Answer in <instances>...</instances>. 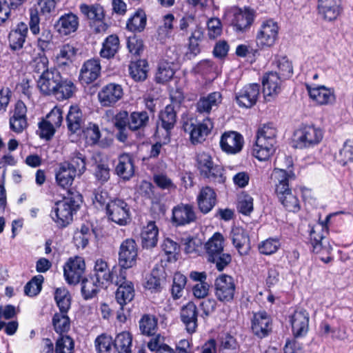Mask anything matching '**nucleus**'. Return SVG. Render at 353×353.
Here are the masks:
<instances>
[{
  "mask_svg": "<svg viewBox=\"0 0 353 353\" xmlns=\"http://www.w3.org/2000/svg\"><path fill=\"white\" fill-rule=\"evenodd\" d=\"M275 183V193L283 207L290 212H296L301 209L297 196L292 192L289 181L294 179V174L283 169L276 168L272 174Z\"/></svg>",
  "mask_w": 353,
  "mask_h": 353,
  "instance_id": "obj_1",
  "label": "nucleus"
},
{
  "mask_svg": "<svg viewBox=\"0 0 353 353\" xmlns=\"http://www.w3.org/2000/svg\"><path fill=\"white\" fill-rule=\"evenodd\" d=\"M81 202V196L79 193L69 192L68 196L55 203L50 214L52 220L60 228L68 226L72 222Z\"/></svg>",
  "mask_w": 353,
  "mask_h": 353,
  "instance_id": "obj_2",
  "label": "nucleus"
},
{
  "mask_svg": "<svg viewBox=\"0 0 353 353\" xmlns=\"http://www.w3.org/2000/svg\"><path fill=\"white\" fill-rule=\"evenodd\" d=\"M276 129L272 123L264 124L257 132L254 154L260 161L268 160L275 152Z\"/></svg>",
  "mask_w": 353,
  "mask_h": 353,
  "instance_id": "obj_3",
  "label": "nucleus"
},
{
  "mask_svg": "<svg viewBox=\"0 0 353 353\" xmlns=\"http://www.w3.org/2000/svg\"><path fill=\"white\" fill-rule=\"evenodd\" d=\"M197 168L201 176L214 183L223 184L225 181L222 166L214 163L212 157L205 152L199 153L196 157Z\"/></svg>",
  "mask_w": 353,
  "mask_h": 353,
  "instance_id": "obj_4",
  "label": "nucleus"
},
{
  "mask_svg": "<svg viewBox=\"0 0 353 353\" xmlns=\"http://www.w3.org/2000/svg\"><path fill=\"white\" fill-rule=\"evenodd\" d=\"M118 288L115 292V299L123 310V306L132 301L134 296V288L132 281L126 279L125 270H120L116 274V279L112 282Z\"/></svg>",
  "mask_w": 353,
  "mask_h": 353,
  "instance_id": "obj_5",
  "label": "nucleus"
},
{
  "mask_svg": "<svg viewBox=\"0 0 353 353\" xmlns=\"http://www.w3.org/2000/svg\"><path fill=\"white\" fill-rule=\"evenodd\" d=\"M323 134L321 128L314 125H305L297 130L294 133L296 147L305 148L319 144Z\"/></svg>",
  "mask_w": 353,
  "mask_h": 353,
  "instance_id": "obj_6",
  "label": "nucleus"
},
{
  "mask_svg": "<svg viewBox=\"0 0 353 353\" xmlns=\"http://www.w3.org/2000/svg\"><path fill=\"white\" fill-rule=\"evenodd\" d=\"M106 212L111 221L120 225H125L130 221V207L123 199H114L108 201Z\"/></svg>",
  "mask_w": 353,
  "mask_h": 353,
  "instance_id": "obj_7",
  "label": "nucleus"
},
{
  "mask_svg": "<svg viewBox=\"0 0 353 353\" xmlns=\"http://www.w3.org/2000/svg\"><path fill=\"white\" fill-rule=\"evenodd\" d=\"M279 26L272 19L263 21L256 35V43L261 49L273 46L278 39Z\"/></svg>",
  "mask_w": 353,
  "mask_h": 353,
  "instance_id": "obj_8",
  "label": "nucleus"
},
{
  "mask_svg": "<svg viewBox=\"0 0 353 353\" xmlns=\"http://www.w3.org/2000/svg\"><path fill=\"white\" fill-rule=\"evenodd\" d=\"M213 127V122L209 117H206L198 124H194L192 119L188 120L183 124V129L185 132L190 134L192 143L203 141Z\"/></svg>",
  "mask_w": 353,
  "mask_h": 353,
  "instance_id": "obj_9",
  "label": "nucleus"
},
{
  "mask_svg": "<svg viewBox=\"0 0 353 353\" xmlns=\"http://www.w3.org/2000/svg\"><path fill=\"white\" fill-rule=\"evenodd\" d=\"M54 0H39L37 5L30 9L29 28L32 34H39L40 32L39 14H49L55 8Z\"/></svg>",
  "mask_w": 353,
  "mask_h": 353,
  "instance_id": "obj_10",
  "label": "nucleus"
},
{
  "mask_svg": "<svg viewBox=\"0 0 353 353\" xmlns=\"http://www.w3.org/2000/svg\"><path fill=\"white\" fill-rule=\"evenodd\" d=\"M215 296L221 302H230L233 300L236 285L234 279L227 274L217 277L214 283Z\"/></svg>",
  "mask_w": 353,
  "mask_h": 353,
  "instance_id": "obj_11",
  "label": "nucleus"
},
{
  "mask_svg": "<svg viewBox=\"0 0 353 353\" xmlns=\"http://www.w3.org/2000/svg\"><path fill=\"white\" fill-rule=\"evenodd\" d=\"M85 268V264L82 257H70L63 266V274L67 283L70 285L79 283Z\"/></svg>",
  "mask_w": 353,
  "mask_h": 353,
  "instance_id": "obj_12",
  "label": "nucleus"
},
{
  "mask_svg": "<svg viewBox=\"0 0 353 353\" xmlns=\"http://www.w3.org/2000/svg\"><path fill=\"white\" fill-rule=\"evenodd\" d=\"M123 96V90L120 84L110 83L98 92V99L101 106L112 107L119 102Z\"/></svg>",
  "mask_w": 353,
  "mask_h": 353,
  "instance_id": "obj_13",
  "label": "nucleus"
},
{
  "mask_svg": "<svg viewBox=\"0 0 353 353\" xmlns=\"http://www.w3.org/2000/svg\"><path fill=\"white\" fill-rule=\"evenodd\" d=\"M81 12L85 15L88 19L92 21V26L96 33L105 32L108 26L104 23V10L99 4L88 6L83 4L80 7Z\"/></svg>",
  "mask_w": 353,
  "mask_h": 353,
  "instance_id": "obj_14",
  "label": "nucleus"
},
{
  "mask_svg": "<svg viewBox=\"0 0 353 353\" xmlns=\"http://www.w3.org/2000/svg\"><path fill=\"white\" fill-rule=\"evenodd\" d=\"M172 223L175 226H183L196 221L194 207L190 204L180 203L172 210Z\"/></svg>",
  "mask_w": 353,
  "mask_h": 353,
  "instance_id": "obj_15",
  "label": "nucleus"
},
{
  "mask_svg": "<svg viewBox=\"0 0 353 353\" xmlns=\"http://www.w3.org/2000/svg\"><path fill=\"white\" fill-rule=\"evenodd\" d=\"M259 94V85L250 83L245 85L235 93V99L239 106L250 108L256 104Z\"/></svg>",
  "mask_w": 353,
  "mask_h": 353,
  "instance_id": "obj_16",
  "label": "nucleus"
},
{
  "mask_svg": "<svg viewBox=\"0 0 353 353\" xmlns=\"http://www.w3.org/2000/svg\"><path fill=\"white\" fill-rule=\"evenodd\" d=\"M61 77L60 72L55 68L42 72L37 81V87L43 94L51 95L56 90Z\"/></svg>",
  "mask_w": 353,
  "mask_h": 353,
  "instance_id": "obj_17",
  "label": "nucleus"
},
{
  "mask_svg": "<svg viewBox=\"0 0 353 353\" xmlns=\"http://www.w3.org/2000/svg\"><path fill=\"white\" fill-rule=\"evenodd\" d=\"M310 316L305 310H296L290 316V322L294 337H302L309 330Z\"/></svg>",
  "mask_w": 353,
  "mask_h": 353,
  "instance_id": "obj_18",
  "label": "nucleus"
},
{
  "mask_svg": "<svg viewBox=\"0 0 353 353\" xmlns=\"http://www.w3.org/2000/svg\"><path fill=\"white\" fill-rule=\"evenodd\" d=\"M243 143V137L241 134L230 131L222 134L220 146L221 150L228 154H236L242 150Z\"/></svg>",
  "mask_w": 353,
  "mask_h": 353,
  "instance_id": "obj_19",
  "label": "nucleus"
},
{
  "mask_svg": "<svg viewBox=\"0 0 353 353\" xmlns=\"http://www.w3.org/2000/svg\"><path fill=\"white\" fill-rule=\"evenodd\" d=\"M252 330L259 338L265 337L272 331V321L266 312L260 311L254 314Z\"/></svg>",
  "mask_w": 353,
  "mask_h": 353,
  "instance_id": "obj_20",
  "label": "nucleus"
},
{
  "mask_svg": "<svg viewBox=\"0 0 353 353\" xmlns=\"http://www.w3.org/2000/svg\"><path fill=\"white\" fill-rule=\"evenodd\" d=\"M100 61L90 59L83 63L80 70L79 80L82 83L90 84L98 79L101 73Z\"/></svg>",
  "mask_w": 353,
  "mask_h": 353,
  "instance_id": "obj_21",
  "label": "nucleus"
},
{
  "mask_svg": "<svg viewBox=\"0 0 353 353\" xmlns=\"http://www.w3.org/2000/svg\"><path fill=\"white\" fill-rule=\"evenodd\" d=\"M138 256L136 244H121L119 252V265L120 270H125L134 267Z\"/></svg>",
  "mask_w": 353,
  "mask_h": 353,
  "instance_id": "obj_22",
  "label": "nucleus"
},
{
  "mask_svg": "<svg viewBox=\"0 0 353 353\" xmlns=\"http://www.w3.org/2000/svg\"><path fill=\"white\" fill-rule=\"evenodd\" d=\"M220 92H213L206 96L201 97L196 103V112L201 114H209L214 109L218 108L222 102Z\"/></svg>",
  "mask_w": 353,
  "mask_h": 353,
  "instance_id": "obj_23",
  "label": "nucleus"
},
{
  "mask_svg": "<svg viewBox=\"0 0 353 353\" xmlns=\"http://www.w3.org/2000/svg\"><path fill=\"white\" fill-rule=\"evenodd\" d=\"M318 3L319 13L328 21L336 19L342 10L341 0H319Z\"/></svg>",
  "mask_w": 353,
  "mask_h": 353,
  "instance_id": "obj_24",
  "label": "nucleus"
},
{
  "mask_svg": "<svg viewBox=\"0 0 353 353\" xmlns=\"http://www.w3.org/2000/svg\"><path fill=\"white\" fill-rule=\"evenodd\" d=\"M79 27L78 17L72 13L62 15L54 25V28L61 35L68 36L75 32Z\"/></svg>",
  "mask_w": 353,
  "mask_h": 353,
  "instance_id": "obj_25",
  "label": "nucleus"
},
{
  "mask_svg": "<svg viewBox=\"0 0 353 353\" xmlns=\"http://www.w3.org/2000/svg\"><path fill=\"white\" fill-rule=\"evenodd\" d=\"M28 26L24 22H19L16 27L13 28L8 34V41L10 48L12 50H19L21 49L26 41L28 34Z\"/></svg>",
  "mask_w": 353,
  "mask_h": 353,
  "instance_id": "obj_26",
  "label": "nucleus"
},
{
  "mask_svg": "<svg viewBox=\"0 0 353 353\" xmlns=\"http://www.w3.org/2000/svg\"><path fill=\"white\" fill-rule=\"evenodd\" d=\"M176 112L174 106L172 104L166 105L159 112L157 128L159 130L161 128L163 129L166 132V136H169L176 123Z\"/></svg>",
  "mask_w": 353,
  "mask_h": 353,
  "instance_id": "obj_27",
  "label": "nucleus"
},
{
  "mask_svg": "<svg viewBox=\"0 0 353 353\" xmlns=\"http://www.w3.org/2000/svg\"><path fill=\"white\" fill-rule=\"evenodd\" d=\"M196 201L199 210L203 214H207L216 203V194L212 188L203 187L201 189Z\"/></svg>",
  "mask_w": 353,
  "mask_h": 353,
  "instance_id": "obj_28",
  "label": "nucleus"
},
{
  "mask_svg": "<svg viewBox=\"0 0 353 353\" xmlns=\"http://www.w3.org/2000/svg\"><path fill=\"white\" fill-rule=\"evenodd\" d=\"M197 308L192 302H188L181 311V319L188 333H194L197 327Z\"/></svg>",
  "mask_w": 353,
  "mask_h": 353,
  "instance_id": "obj_29",
  "label": "nucleus"
},
{
  "mask_svg": "<svg viewBox=\"0 0 353 353\" xmlns=\"http://www.w3.org/2000/svg\"><path fill=\"white\" fill-rule=\"evenodd\" d=\"M254 18V10L249 8H245L243 10L237 9L234 12V18L232 21V24L236 31L241 32L252 25Z\"/></svg>",
  "mask_w": 353,
  "mask_h": 353,
  "instance_id": "obj_30",
  "label": "nucleus"
},
{
  "mask_svg": "<svg viewBox=\"0 0 353 353\" xmlns=\"http://www.w3.org/2000/svg\"><path fill=\"white\" fill-rule=\"evenodd\" d=\"M115 172L120 178L125 181L130 180L134 176V159L130 154L124 153L119 157Z\"/></svg>",
  "mask_w": 353,
  "mask_h": 353,
  "instance_id": "obj_31",
  "label": "nucleus"
},
{
  "mask_svg": "<svg viewBox=\"0 0 353 353\" xmlns=\"http://www.w3.org/2000/svg\"><path fill=\"white\" fill-rule=\"evenodd\" d=\"M310 97L319 105H327L335 101L333 89L324 85L315 88H307Z\"/></svg>",
  "mask_w": 353,
  "mask_h": 353,
  "instance_id": "obj_32",
  "label": "nucleus"
},
{
  "mask_svg": "<svg viewBox=\"0 0 353 353\" xmlns=\"http://www.w3.org/2000/svg\"><path fill=\"white\" fill-rule=\"evenodd\" d=\"M283 79L277 72H270L263 77V92L265 95L272 96L281 91V83Z\"/></svg>",
  "mask_w": 353,
  "mask_h": 353,
  "instance_id": "obj_33",
  "label": "nucleus"
},
{
  "mask_svg": "<svg viewBox=\"0 0 353 353\" xmlns=\"http://www.w3.org/2000/svg\"><path fill=\"white\" fill-rule=\"evenodd\" d=\"M68 130L72 133H79L83 130L84 119L83 114L78 106H71L66 117Z\"/></svg>",
  "mask_w": 353,
  "mask_h": 353,
  "instance_id": "obj_34",
  "label": "nucleus"
},
{
  "mask_svg": "<svg viewBox=\"0 0 353 353\" xmlns=\"http://www.w3.org/2000/svg\"><path fill=\"white\" fill-rule=\"evenodd\" d=\"M76 176H78L66 163V162L61 163L56 171L55 178L57 184L63 188H68L73 183Z\"/></svg>",
  "mask_w": 353,
  "mask_h": 353,
  "instance_id": "obj_35",
  "label": "nucleus"
},
{
  "mask_svg": "<svg viewBox=\"0 0 353 353\" xmlns=\"http://www.w3.org/2000/svg\"><path fill=\"white\" fill-rule=\"evenodd\" d=\"M94 278L100 281L102 284H105L110 281L111 283L116 279V274H118L117 271L111 272L108 263L105 261L99 259L95 262L94 267Z\"/></svg>",
  "mask_w": 353,
  "mask_h": 353,
  "instance_id": "obj_36",
  "label": "nucleus"
},
{
  "mask_svg": "<svg viewBox=\"0 0 353 353\" xmlns=\"http://www.w3.org/2000/svg\"><path fill=\"white\" fill-rule=\"evenodd\" d=\"M148 67L145 59L131 61L129 65V74L134 81H144L148 77Z\"/></svg>",
  "mask_w": 353,
  "mask_h": 353,
  "instance_id": "obj_37",
  "label": "nucleus"
},
{
  "mask_svg": "<svg viewBox=\"0 0 353 353\" xmlns=\"http://www.w3.org/2000/svg\"><path fill=\"white\" fill-rule=\"evenodd\" d=\"M55 90L51 95L59 100H64L72 97L76 90V86L71 80L61 77V81Z\"/></svg>",
  "mask_w": 353,
  "mask_h": 353,
  "instance_id": "obj_38",
  "label": "nucleus"
},
{
  "mask_svg": "<svg viewBox=\"0 0 353 353\" xmlns=\"http://www.w3.org/2000/svg\"><path fill=\"white\" fill-rule=\"evenodd\" d=\"M73 239L78 243H89L98 241L99 239L94 229L88 224L82 225L80 229H77L73 235Z\"/></svg>",
  "mask_w": 353,
  "mask_h": 353,
  "instance_id": "obj_39",
  "label": "nucleus"
},
{
  "mask_svg": "<svg viewBox=\"0 0 353 353\" xmlns=\"http://www.w3.org/2000/svg\"><path fill=\"white\" fill-rule=\"evenodd\" d=\"M132 336L128 332L117 335L114 340V350L117 353H132Z\"/></svg>",
  "mask_w": 353,
  "mask_h": 353,
  "instance_id": "obj_40",
  "label": "nucleus"
},
{
  "mask_svg": "<svg viewBox=\"0 0 353 353\" xmlns=\"http://www.w3.org/2000/svg\"><path fill=\"white\" fill-rule=\"evenodd\" d=\"M100 281H98L92 276L84 278L81 283V293L85 299L94 297L98 292L99 288L103 285Z\"/></svg>",
  "mask_w": 353,
  "mask_h": 353,
  "instance_id": "obj_41",
  "label": "nucleus"
},
{
  "mask_svg": "<svg viewBox=\"0 0 353 353\" xmlns=\"http://www.w3.org/2000/svg\"><path fill=\"white\" fill-rule=\"evenodd\" d=\"M79 48L75 43L64 44L60 49L57 58L59 65H68L74 59Z\"/></svg>",
  "mask_w": 353,
  "mask_h": 353,
  "instance_id": "obj_42",
  "label": "nucleus"
},
{
  "mask_svg": "<svg viewBox=\"0 0 353 353\" xmlns=\"http://www.w3.org/2000/svg\"><path fill=\"white\" fill-rule=\"evenodd\" d=\"M129 129L137 131L145 128L149 123V115L145 111H134L129 116Z\"/></svg>",
  "mask_w": 353,
  "mask_h": 353,
  "instance_id": "obj_43",
  "label": "nucleus"
},
{
  "mask_svg": "<svg viewBox=\"0 0 353 353\" xmlns=\"http://www.w3.org/2000/svg\"><path fill=\"white\" fill-rule=\"evenodd\" d=\"M119 48V37L114 34L108 37L103 43L100 55L103 58H112L117 52Z\"/></svg>",
  "mask_w": 353,
  "mask_h": 353,
  "instance_id": "obj_44",
  "label": "nucleus"
},
{
  "mask_svg": "<svg viewBox=\"0 0 353 353\" xmlns=\"http://www.w3.org/2000/svg\"><path fill=\"white\" fill-rule=\"evenodd\" d=\"M65 162L78 176L83 174L86 170L85 157L79 151L72 152L69 161Z\"/></svg>",
  "mask_w": 353,
  "mask_h": 353,
  "instance_id": "obj_45",
  "label": "nucleus"
},
{
  "mask_svg": "<svg viewBox=\"0 0 353 353\" xmlns=\"http://www.w3.org/2000/svg\"><path fill=\"white\" fill-rule=\"evenodd\" d=\"M172 66L173 65H171L169 62H160L155 75L156 82L165 83L170 81L175 73Z\"/></svg>",
  "mask_w": 353,
  "mask_h": 353,
  "instance_id": "obj_46",
  "label": "nucleus"
},
{
  "mask_svg": "<svg viewBox=\"0 0 353 353\" xmlns=\"http://www.w3.org/2000/svg\"><path fill=\"white\" fill-rule=\"evenodd\" d=\"M52 325L57 333L63 334L70 330V321L68 312H57L52 317Z\"/></svg>",
  "mask_w": 353,
  "mask_h": 353,
  "instance_id": "obj_47",
  "label": "nucleus"
},
{
  "mask_svg": "<svg viewBox=\"0 0 353 353\" xmlns=\"http://www.w3.org/2000/svg\"><path fill=\"white\" fill-rule=\"evenodd\" d=\"M146 15L143 10L137 11L131 18L128 19L126 28L131 32H141L146 25Z\"/></svg>",
  "mask_w": 353,
  "mask_h": 353,
  "instance_id": "obj_48",
  "label": "nucleus"
},
{
  "mask_svg": "<svg viewBox=\"0 0 353 353\" xmlns=\"http://www.w3.org/2000/svg\"><path fill=\"white\" fill-rule=\"evenodd\" d=\"M54 299L60 312H68L70 308L71 298L69 292L65 288H57Z\"/></svg>",
  "mask_w": 353,
  "mask_h": 353,
  "instance_id": "obj_49",
  "label": "nucleus"
},
{
  "mask_svg": "<svg viewBox=\"0 0 353 353\" xmlns=\"http://www.w3.org/2000/svg\"><path fill=\"white\" fill-rule=\"evenodd\" d=\"M163 270L161 267L155 266L147 279L145 287L152 292H158L161 289V276H163Z\"/></svg>",
  "mask_w": 353,
  "mask_h": 353,
  "instance_id": "obj_50",
  "label": "nucleus"
},
{
  "mask_svg": "<svg viewBox=\"0 0 353 353\" xmlns=\"http://www.w3.org/2000/svg\"><path fill=\"white\" fill-rule=\"evenodd\" d=\"M139 328L143 334L154 335L157 328V319L151 315H143L139 321Z\"/></svg>",
  "mask_w": 353,
  "mask_h": 353,
  "instance_id": "obj_51",
  "label": "nucleus"
},
{
  "mask_svg": "<svg viewBox=\"0 0 353 353\" xmlns=\"http://www.w3.org/2000/svg\"><path fill=\"white\" fill-rule=\"evenodd\" d=\"M142 243H157L159 229L154 221H150L143 228L141 233Z\"/></svg>",
  "mask_w": 353,
  "mask_h": 353,
  "instance_id": "obj_52",
  "label": "nucleus"
},
{
  "mask_svg": "<svg viewBox=\"0 0 353 353\" xmlns=\"http://www.w3.org/2000/svg\"><path fill=\"white\" fill-rule=\"evenodd\" d=\"M44 278L42 275L39 274L34 276L24 287V292L29 296H34L37 295L42 289V284Z\"/></svg>",
  "mask_w": 353,
  "mask_h": 353,
  "instance_id": "obj_53",
  "label": "nucleus"
},
{
  "mask_svg": "<svg viewBox=\"0 0 353 353\" xmlns=\"http://www.w3.org/2000/svg\"><path fill=\"white\" fill-rule=\"evenodd\" d=\"M53 46V34L50 30L43 29L37 40V46L42 52L50 50Z\"/></svg>",
  "mask_w": 353,
  "mask_h": 353,
  "instance_id": "obj_54",
  "label": "nucleus"
},
{
  "mask_svg": "<svg viewBox=\"0 0 353 353\" xmlns=\"http://www.w3.org/2000/svg\"><path fill=\"white\" fill-rule=\"evenodd\" d=\"M114 341L110 336L101 334L95 339V346L99 353H111Z\"/></svg>",
  "mask_w": 353,
  "mask_h": 353,
  "instance_id": "obj_55",
  "label": "nucleus"
},
{
  "mask_svg": "<svg viewBox=\"0 0 353 353\" xmlns=\"http://www.w3.org/2000/svg\"><path fill=\"white\" fill-rule=\"evenodd\" d=\"M276 67L279 69V76L283 79L290 78L293 73L292 63L286 57H280L276 60Z\"/></svg>",
  "mask_w": 353,
  "mask_h": 353,
  "instance_id": "obj_56",
  "label": "nucleus"
},
{
  "mask_svg": "<svg viewBox=\"0 0 353 353\" xmlns=\"http://www.w3.org/2000/svg\"><path fill=\"white\" fill-rule=\"evenodd\" d=\"M55 346V353H72L74 341L68 335L60 334Z\"/></svg>",
  "mask_w": 353,
  "mask_h": 353,
  "instance_id": "obj_57",
  "label": "nucleus"
},
{
  "mask_svg": "<svg viewBox=\"0 0 353 353\" xmlns=\"http://www.w3.org/2000/svg\"><path fill=\"white\" fill-rule=\"evenodd\" d=\"M187 281L186 277L181 273H176L173 278L172 294L174 299L182 296L183 290Z\"/></svg>",
  "mask_w": 353,
  "mask_h": 353,
  "instance_id": "obj_58",
  "label": "nucleus"
},
{
  "mask_svg": "<svg viewBox=\"0 0 353 353\" xmlns=\"http://www.w3.org/2000/svg\"><path fill=\"white\" fill-rule=\"evenodd\" d=\"M339 161L343 165L353 161V140H347L339 151Z\"/></svg>",
  "mask_w": 353,
  "mask_h": 353,
  "instance_id": "obj_59",
  "label": "nucleus"
},
{
  "mask_svg": "<svg viewBox=\"0 0 353 353\" xmlns=\"http://www.w3.org/2000/svg\"><path fill=\"white\" fill-rule=\"evenodd\" d=\"M39 129L37 131L40 138L50 140L56 132V128L48 123L46 120L42 119L38 124Z\"/></svg>",
  "mask_w": 353,
  "mask_h": 353,
  "instance_id": "obj_60",
  "label": "nucleus"
},
{
  "mask_svg": "<svg viewBox=\"0 0 353 353\" xmlns=\"http://www.w3.org/2000/svg\"><path fill=\"white\" fill-rule=\"evenodd\" d=\"M81 131L90 144H96L101 137L99 128L96 124L90 123L85 129Z\"/></svg>",
  "mask_w": 353,
  "mask_h": 353,
  "instance_id": "obj_61",
  "label": "nucleus"
},
{
  "mask_svg": "<svg viewBox=\"0 0 353 353\" xmlns=\"http://www.w3.org/2000/svg\"><path fill=\"white\" fill-rule=\"evenodd\" d=\"M240 213L248 215L253 211V199L248 194L240 197L237 206Z\"/></svg>",
  "mask_w": 353,
  "mask_h": 353,
  "instance_id": "obj_62",
  "label": "nucleus"
},
{
  "mask_svg": "<svg viewBox=\"0 0 353 353\" xmlns=\"http://www.w3.org/2000/svg\"><path fill=\"white\" fill-rule=\"evenodd\" d=\"M129 114L125 110H121L117 112L112 119V122L118 130L129 128Z\"/></svg>",
  "mask_w": 353,
  "mask_h": 353,
  "instance_id": "obj_63",
  "label": "nucleus"
},
{
  "mask_svg": "<svg viewBox=\"0 0 353 353\" xmlns=\"http://www.w3.org/2000/svg\"><path fill=\"white\" fill-rule=\"evenodd\" d=\"M95 176L101 183L108 181L110 179V168L108 163L102 161L97 163Z\"/></svg>",
  "mask_w": 353,
  "mask_h": 353,
  "instance_id": "obj_64",
  "label": "nucleus"
}]
</instances>
